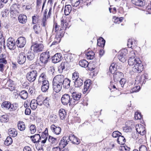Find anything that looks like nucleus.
Wrapping results in <instances>:
<instances>
[{
  "label": "nucleus",
  "instance_id": "20",
  "mask_svg": "<svg viewBox=\"0 0 151 151\" xmlns=\"http://www.w3.org/2000/svg\"><path fill=\"white\" fill-rule=\"evenodd\" d=\"M73 144L78 145L80 143V139L74 135H70L68 139Z\"/></svg>",
  "mask_w": 151,
  "mask_h": 151
},
{
  "label": "nucleus",
  "instance_id": "51",
  "mask_svg": "<svg viewBox=\"0 0 151 151\" xmlns=\"http://www.w3.org/2000/svg\"><path fill=\"white\" fill-rule=\"evenodd\" d=\"M116 70V67H115V64L114 63H112L109 67L110 72L112 74H114Z\"/></svg>",
  "mask_w": 151,
  "mask_h": 151
},
{
  "label": "nucleus",
  "instance_id": "10",
  "mask_svg": "<svg viewBox=\"0 0 151 151\" xmlns=\"http://www.w3.org/2000/svg\"><path fill=\"white\" fill-rule=\"evenodd\" d=\"M6 45L9 49L14 50L16 47L15 41L13 38H9L7 41Z\"/></svg>",
  "mask_w": 151,
  "mask_h": 151
},
{
  "label": "nucleus",
  "instance_id": "1",
  "mask_svg": "<svg viewBox=\"0 0 151 151\" xmlns=\"http://www.w3.org/2000/svg\"><path fill=\"white\" fill-rule=\"evenodd\" d=\"M128 63L129 65L134 66L132 70L134 72L140 73L143 70V65L141 61L139 58H129L128 60Z\"/></svg>",
  "mask_w": 151,
  "mask_h": 151
},
{
  "label": "nucleus",
  "instance_id": "42",
  "mask_svg": "<svg viewBox=\"0 0 151 151\" xmlns=\"http://www.w3.org/2000/svg\"><path fill=\"white\" fill-rule=\"evenodd\" d=\"M12 139L10 137H8L4 141V144L6 146H9L12 143Z\"/></svg>",
  "mask_w": 151,
  "mask_h": 151
},
{
  "label": "nucleus",
  "instance_id": "31",
  "mask_svg": "<svg viewBox=\"0 0 151 151\" xmlns=\"http://www.w3.org/2000/svg\"><path fill=\"white\" fill-rule=\"evenodd\" d=\"M105 41L102 37L100 38L97 40V45L100 47H103L105 45Z\"/></svg>",
  "mask_w": 151,
  "mask_h": 151
},
{
  "label": "nucleus",
  "instance_id": "17",
  "mask_svg": "<svg viewBox=\"0 0 151 151\" xmlns=\"http://www.w3.org/2000/svg\"><path fill=\"white\" fill-rule=\"evenodd\" d=\"M69 137L67 136H64L61 139L59 144L61 148H64L68 144L69 140L68 139Z\"/></svg>",
  "mask_w": 151,
  "mask_h": 151
},
{
  "label": "nucleus",
  "instance_id": "56",
  "mask_svg": "<svg viewBox=\"0 0 151 151\" xmlns=\"http://www.w3.org/2000/svg\"><path fill=\"white\" fill-rule=\"evenodd\" d=\"M122 134L119 131H114L112 133V136L113 137H119Z\"/></svg>",
  "mask_w": 151,
  "mask_h": 151
},
{
  "label": "nucleus",
  "instance_id": "6",
  "mask_svg": "<svg viewBox=\"0 0 151 151\" xmlns=\"http://www.w3.org/2000/svg\"><path fill=\"white\" fill-rule=\"evenodd\" d=\"M44 46L42 43L35 44L32 45L31 47L32 50L35 53H38L42 51L44 49Z\"/></svg>",
  "mask_w": 151,
  "mask_h": 151
},
{
  "label": "nucleus",
  "instance_id": "49",
  "mask_svg": "<svg viewBox=\"0 0 151 151\" xmlns=\"http://www.w3.org/2000/svg\"><path fill=\"white\" fill-rule=\"evenodd\" d=\"M123 19V17L118 18L116 17H114L113 18V21L116 23L119 24Z\"/></svg>",
  "mask_w": 151,
  "mask_h": 151
},
{
  "label": "nucleus",
  "instance_id": "29",
  "mask_svg": "<svg viewBox=\"0 0 151 151\" xmlns=\"http://www.w3.org/2000/svg\"><path fill=\"white\" fill-rule=\"evenodd\" d=\"M8 87V89L11 91H12L15 89V85L14 82L12 81H8L7 83Z\"/></svg>",
  "mask_w": 151,
  "mask_h": 151
},
{
  "label": "nucleus",
  "instance_id": "46",
  "mask_svg": "<svg viewBox=\"0 0 151 151\" xmlns=\"http://www.w3.org/2000/svg\"><path fill=\"white\" fill-rule=\"evenodd\" d=\"M35 55L33 52H29L27 53V59L29 60H33L35 58Z\"/></svg>",
  "mask_w": 151,
  "mask_h": 151
},
{
  "label": "nucleus",
  "instance_id": "16",
  "mask_svg": "<svg viewBox=\"0 0 151 151\" xmlns=\"http://www.w3.org/2000/svg\"><path fill=\"white\" fill-rule=\"evenodd\" d=\"M91 84V81L88 79L85 81L84 82V85L83 92L84 94L88 93L89 91L90 87Z\"/></svg>",
  "mask_w": 151,
  "mask_h": 151
},
{
  "label": "nucleus",
  "instance_id": "18",
  "mask_svg": "<svg viewBox=\"0 0 151 151\" xmlns=\"http://www.w3.org/2000/svg\"><path fill=\"white\" fill-rule=\"evenodd\" d=\"M50 128L52 132L55 134L58 135L61 132V128L59 127L55 126V124L52 125Z\"/></svg>",
  "mask_w": 151,
  "mask_h": 151
},
{
  "label": "nucleus",
  "instance_id": "50",
  "mask_svg": "<svg viewBox=\"0 0 151 151\" xmlns=\"http://www.w3.org/2000/svg\"><path fill=\"white\" fill-rule=\"evenodd\" d=\"M63 34H59L58 32L57 33V34L56 35V38H59V41H55L52 42L51 45H55L56 43H59L60 40V38L62 37L63 36Z\"/></svg>",
  "mask_w": 151,
  "mask_h": 151
},
{
  "label": "nucleus",
  "instance_id": "41",
  "mask_svg": "<svg viewBox=\"0 0 151 151\" xmlns=\"http://www.w3.org/2000/svg\"><path fill=\"white\" fill-rule=\"evenodd\" d=\"M11 104L9 102L5 101L2 103L1 104V107L2 108L4 109H8L10 108V106Z\"/></svg>",
  "mask_w": 151,
  "mask_h": 151
},
{
  "label": "nucleus",
  "instance_id": "52",
  "mask_svg": "<svg viewBox=\"0 0 151 151\" xmlns=\"http://www.w3.org/2000/svg\"><path fill=\"white\" fill-rule=\"evenodd\" d=\"M29 131L31 134H34L36 131V128L34 125L32 124L29 127Z\"/></svg>",
  "mask_w": 151,
  "mask_h": 151
},
{
  "label": "nucleus",
  "instance_id": "13",
  "mask_svg": "<svg viewBox=\"0 0 151 151\" xmlns=\"http://www.w3.org/2000/svg\"><path fill=\"white\" fill-rule=\"evenodd\" d=\"M137 132L141 135H143L146 133L145 128L141 124L136 125L135 127Z\"/></svg>",
  "mask_w": 151,
  "mask_h": 151
},
{
  "label": "nucleus",
  "instance_id": "26",
  "mask_svg": "<svg viewBox=\"0 0 151 151\" xmlns=\"http://www.w3.org/2000/svg\"><path fill=\"white\" fill-rule=\"evenodd\" d=\"M72 10L71 6L70 5H67L65 6L64 12L65 15H68L70 13Z\"/></svg>",
  "mask_w": 151,
  "mask_h": 151
},
{
  "label": "nucleus",
  "instance_id": "7",
  "mask_svg": "<svg viewBox=\"0 0 151 151\" xmlns=\"http://www.w3.org/2000/svg\"><path fill=\"white\" fill-rule=\"evenodd\" d=\"M81 94L76 92H73L72 93V98L71 99V105H74L78 103V101L81 97Z\"/></svg>",
  "mask_w": 151,
  "mask_h": 151
},
{
  "label": "nucleus",
  "instance_id": "15",
  "mask_svg": "<svg viewBox=\"0 0 151 151\" xmlns=\"http://www.w3.org/2000/svg\"><path fill=\"white\" fill-rule=\"evenodd\" d=\"M79 64L80 66L82 67L86 68L88 67L89 70H92L94 69L93 67L91 68L90 67L91 65V64L88 63V62L85 60H80L79 63Z\"/></svg>",
  "mask_w": 151,
  "mask_h": 151
},
{
  "label": "nucleus",
  "instance_id": "59",
  "mask_svg": "<svg viewBox=\"0 0 151 151\" xmlns=\"http://www.w3.org/2000/svg\"><path fill=\"white\" fill-rule=\"evenodd\" d=\"M65 23V21L63 19H62L61 21V24L60 25H59V27H60V30H59L60 32H60V31L64 28Z\"/></svg>",
  "mask_w": 151,
  "mask_h": 151
},
{
  "label": "nucleus",
  "instance_id": "35",
  "mask_svg": "<svg viewBox=\"0 0 151 151\" xmlns=\"http://www.w3.org/2000/svg\"><path fill=\"white\" fill-rule=\"evenodd\" d=\"M19 95L22 99H25L27 98L28 93L26 91L23 90L20 92Z\"/></svg>",
  "mask_w": 151,
  "mask_h": 151
},
{
  "label": "nucleus",
  "instance_id": "2",
  "mask_svg": "<svg viewBox=\"0 0 151 151\" xmlns=\"http://www.w3.org/2000/svg\"><path fill=\"white\" fill-rule=\"evenodd\" d=\"M63 79L64 76L62 75H58L53 78V88L55 92L58 93L61 90Z\"/></svg>",
  "mask_w": 151,
  "mask_h": 151
},
{
  "label": "nucleus",
  "instance_id": "32",
  "mask_svg": "<svg viewBox=\"0 0 151 151\" xmlns=\"http://www.w3.org/2000/svg\"><path fill=\"white\" fill-rule=\"evenodd\" d=\"M38 104L37 101L35 99L32 100L30 103V106L33 110L35 109L37 107Z\"/></svg>",
  "mask_w": 151,
  "mask_h": 151
},
{
  "label": "nucleus",
  "instance_id": "57",
  "mask_svg": "<svg viewBox=\"0 0 151 151\" xmlns=\"http://www.w3.org/2000/svg\"><path fill=\"white\" fill-rule=\"evenodd\" d=\"M134 118L136 120L140 119L142 118V115L140 113L138 112H136L134 114Z\"/></svg>",
  "mask_w": 151,
  "mask_h": 151
},
{
  "label": "nucleus",
  "instance_id": "21",
  "mask_svg": "<svg viewBox=\"0 0 151 151\" xmlns=\"http://www.w3.org/2000/svg\"><path fill=\"white\" fill-rule=\"evenodd\" d=\"M30 138L32 142L34 143L39 142L40 139H41L40 134H36L33 136H31Z\"/></svg>",
  "mask_w": 151,
  "mask_h": 151
},
{
  "label": "nucleus",
  "instance_id": "38",
  "mask_svg": "<svg viewBox=\"0 0 151 151\" xmlns=\"http://www.w3.org/2000/svg\"><path fill=\"white\" fill-rule=\"evenodd\" d=\"M33 29L36 34H40L42 29L40 26L35 25L33 26Z\"/></svg>",
  "mask_w": 151,
  "mask_h": 151
},
{
  "label": "nucleus",
  "instance_id": "5",
  "mask_svg": "<svg viewBox=\"0 0 151 151\" xmlns=\"http://www.w3.org/2000/svg\"><path fill=\"white\" fill-rule=\"evenodd\" d=\"M50 58L49 52H46L41 53L40 55V61L43 65H45L48 62Z\"/></svg>",
  "mask_w": 151,
  "mask_h": 151
},
{
  "label": "nucleus",
  "instance_id": "33",
  "mask_svg": "<svg viewBox=\"0 0 151 151\" xmlns=\"http://www.w3.org/2000/svg\"><path fill=\"white\" fill-rule=\"evenodd\" d=\"M82 0H71V3L72 6L74 7L78 6L81 3Z\"/></svg>",
  "mask_w": 151,
  "mask_h": 151
},
{
  "label": "nucleus",
  "instance_id": "64",
  "mask_svg": "<svg viewBox=\"0 0 151 151\" xmlns=\"http://www.w3.org/2000/svg\"><path fill=\"white\" fill-rule=\"evenodd\" d=\"M139 151H147V148L145 145H141L139 148Z\"/></svg>",
  "mask_w": 151,
  "mask_h": 151
},
{
  "label": "nucleus",
  "instance_id": "47",
  "mask_svg": "<svg viewBox=\"0 0 151 151\" xmlns=\"http://www.w3.org/2000/svg\"><path fill=\"white\" fill-rule=\"evenodd\" d=\"M136 42L134 39H129L127 43V46L129 47H131L132 45H135Z\"/></svg>",
  "mask_w": 151,
  "mask_h": 151
},
{
  "label": "nucleus",
  "instance_id": "9",
  "mask_svg": "<svg viewBox=\"0 0 151 151\" xmlns=\"http://www.w3.org/2000/svg\"><path fill=\"white\" fill-rule=\"evenodd\" d=\"M128 51L127 49H124L122 50L119 53L118 56V58L119 60L122 62H125L127 59L126 54L127 53Z\"/></svg>",
  "mask_w": 151,
  "mask_h": 151
},
{
  "label": "nucleus",
  "instance_id": "34",
  "mask_svg": "<svg viewBox=\"0 0 151 151\" xmlns=\"http://www.w3.org/2000/svg\"><path fill=\"white\" fill-rule=\"evenodd\" d=\"M117 142L120 145H124L126 142L124 137L121 135L118 138L117 140Z\"/></svg>",
  "mask_w": 151,
  "mask_h": 151
},
{
  "label": "nucleus",
  "instance_id": "19",
  "mask_svg": "<svg viewBox=\"0 0 151 151\" xmlns=\"http://www.w3.org/2000/svg\"><path fill=\"white\" fill-rule=\"evenodd\" d=\"M62 58L61 54L60 53H57L55 54L52 57V61L53 63H56L60 62Z\"/></svg>",
  "mask_w": 151,
  "mask_h": 151
},
{
  "label": "nucleus",
  "instance_id": "39",
  "mask_svg": "<svg viewBox=\"0 0 151 151\" xmlns=\"http://www.w3.org/2000/svg\"><path fill=\"white\" fill-rule=\"evenodd\" d=\"M47 132H46V131L43 132L42 133L41 135L42 138L44 139L42 140V142L44 144L45 143L47 139Z\"/></svg>",
  "mask_w": 151,
  "mask_h": 151
},
{
  "label": "nucleus",
  "instance_id": "58",
  "mask_svg": "<svg viewBox=\"0 0 151 151\" xmlns=\"http://www.w3.org/2000/svg\"><path fill=\"white\" fill-rule=\"evenodd\" d=\"M67 64V63L66 62H62L61 63L59 67V69L63 70L65 68V66Z\"/></svg>",
  "mask_w": 151,
  "mask_h": 151
},
{
  "label": "nucleus",
  "instance_id": "3",
  "mask_svg": "<svg viewBox=\"0 0 151 151\" xmlns=\"http://www.w3.org/2000/svg\"><path fill=\"white\" fill-rule=\"evenodd\" d=\"M46 77V75L43 73L40 75L39 78L38 82L40 85L42 84L41 89L43 92L47 91L49 88V83Z\"/></svg>",
  "mask_w": 151,
  "mask_h": 151
},
{
  "label": "nucleus",
  "instance_id": "14",
  "mask_svg": "<svg viewBox=\"0 0 151 151\" xmlns=\"http://www.w3.org/2000/svg\"><path fill=\"white\" fill-rule=\"evenodd\" d=\"M17 62L20 64H24L26 61V58L25 55L23 52L20 53L17 57Z\"/></svg>",
  "mask_w": 151,
  "mask_h": 151
},
{
  "label": "nucleus",
  "instance_id": "63",
  "mask_svg": "<svg viewBox=\"0 0 151 151\" xmlns=\"http://www.w3.org/2000/svg\"><path fill=\"white\" fill-rule=\"evenodd\" d=\"M119 82L121 85V86L122 87H123L124 86L125 83L126 82V80L125 78H122L120 80Z\"/></svg>",
  "mask_w": 151,
  "mask_h": 151
},
{
  "label": "nucleus",
  "instance_id": "24",
  "mask_svg": "<svg viewBox=\"0 0 151 151\" xmlns=\"http://www.w3.org/2000/svg\"><path fill=\"white\" fill-rule=\"evenodd\" d=\"M70 80L67 78L64 79L62 83V85L63 87L65 88H69L70 86Z\"/></svg>",
  "mask_w": 151,
  "mask_h": 151
},
{
  "label": "nucleus",
  "instance_id": "45",
  "mask_svg": "<svg viewBox=\"0 0 151 151\" xmlns=\"http://www.w3.org/2000/svg\"><path fill=\"white\" fill-rule=\"evenodd\" d=\"M17 5L16 4H14L12 5L10 7V12L11 14H13L16 12Z\"/></svg>",
  "mask_w": 151,
  "mask_h": 151
},
{
  "label": "nucleus",
  "instance_id": "44",
  "mask_svg": "<svg viewBox=\"0 0 151 151\" xmlns=\"http://www.w3.org/2000/svg\"><path fill=\"white\" fill-rule=\"evenodd\" d=\"M6 56L5 55L2 54L0 55V63L6 64L7 61L5 58Z\"/></svg>",
  "mask_w": 151,
  "mask_h": 151
},
{
  "label": "nucleus",
  "instance_id": "25",
  "mask_svg": "<svg viewBox=\"0 0 151 151\" xmlns=\"http://www.w3.org/2000/svg\"><path fill=\"white\" fill-rule=\"evenodd\" d=\"M19 22L22 24L25 23L27 21V17L24 15L20 14L18 17Z\"/></svg>",
  "mask_w": 151,
  "mask_h": 151
},
{
  "label": "nucleus",
  "instance_id": "60",
  "mask_svg": "<svg viewBox=\"0 0 151 151\" xmlns=\"http://www.w3.org/2000/svg\"><path fill=\"white\" fill-rule=\"evenodd\" d=\"M72 78L73 80H76L80 78H79V74L77 72H75L73 75Z\"/></svg>",
  "mask_w": 151,
  "mask_h": 151
},
{
  "label": "nucleus",
  "instance_id": "55",
  "mask_svg": "<svg viewBox=\"0 0 151 151\" xmlns=\"http://www.w3.org/2000/svg\"><path fill=\"white\" fill-rule=\"evenodd\" d=\"M119 150L121 151H129L130 148L127 146L123 145L120 146Z\"/></svg>",
  "mask_w": 151,
  "mask_h": 151
},
{
  "label": "nucleus",
  "instance_id": "4",
  "mask_svg": "<svg viewBox=\"0 0 151 151\" xmlns=\"http://www.w3.org/2000/svg\"><path fill=\"white\" fill-rule=\"evenodd\" d=\"M145 76L144 75V76H142L141 77L139 76L137 77L135 80L136 82L134 85V86L132 88L131 92H137L139 90L140 88V85L139 84L138 86H137L136 84H142L144 83V81L142 80H144V79L145 78Z\"/></svg>",
  "mask_w": 151,
  "mask_h": 151
},
{
  "label": "nucleus",
  "instance_id": "23",
  "mask_svg": "<svg viewBox=\"0 0 151 151\" xmlns=\"http://www.w3.org/2000/svg\"><path fill=\"white\" fill-rule=\"evenodd\" d=\"M59 114L60 119L62 120L64 119L66 117V114L65 110L60 109L59 111Z\"/></svg>",
  "mask_w": 151,
  "mask_h": 151
},
{
  "label": "nucleus",
  "instance_id": "43",
  "mask_svg": "<svg viewBox=\"0 0 151 151\" xmlns=\"http://www.w3.org/2000/svg\"><path fill=\"white\" fill-rule=\"evenodd\" d=\"M8 115H4L0 116V121L2 123H5L7 122L8 121Z\"/></svg>",
  "mask_w": 151,
  "mask_h": 151
},
{
  "label": "nucleus",
  "instance_id": "48",
  "mask_svg": "<svg viewBox=\"0 0 151 151\" xmlns=\"http://www.w3.org/2000/svg\"><path fill=\"white\" fill-rule=\"evenodd\" d=\"M36 100L37 102L38 105L40 106L42 105L43 98L42 96H39L37 98V100Z\"/></svg>",
  "mask_w": 151,
  "mask_h": 151
},
{
  "label": "nucleus",
  "instance_id": "22",
  "mask_svg": "<svg viewBox=\"0 0 151 151\" xmlns=\"http://www.w3.org/2000/svg\"><path fill=\"white\" fill-rule=\"evenodd\" d=\"M123 73L119 72H116L113 76L115 82H117L119 80L122 78Z\"/></svg>",
  "mask_w": 151,
  "mask_h": 151
},
{
  "label": "nucleus",
  "instance_id": "54",
  "mask_svg": "<svg viewBox=\"0 0 151 151\" xmlns=\"http://www.w3.org/2000/svg\"><path fill=\"white\" fill-rule=\"evenodd\" d=\"M57 117L55 115L52 114L50 116V119L51 121L53 123H55L57 120Z\"/></svg>",
  "mask_w": 151,
  "mask_h": 151
},
{
  "label": "nucleus",
  "instance_id": "36",
  "mask_svg": "<svg viewBox=\"0 0 151 151\" xmlns=\"http://www.w3.org/2000/svg\"><path fill=\"white\" fill-rule=\"evenodd\" d=\"M48 140L51 143V144H52L53 145H56L58 143L57 139L51 136H49Z\"/></svg>",
  "mask_w": 151,
  "mask_h": 151
},
{
  "label": "nucleus",
  "instance_id": "61",
  "mask_svg": "<svg viewBox=\"0 0 151 151\" xmlns=\"http://www.w3.org/2000/svg\"><path fill=\"white\" fill-rule=\"evenodd\" d=\"M135 55V51L132 50L129 52V54L128 56L129 58H134Z\"/></svg>",
  "mask_w": 151,
  "mask_h": 151
},
{
  "label": "nucleus",
  "instance_id": "12",
  "mask_svg": "<svg viewBox=\"0 0 151 151\" xmlns=\"http://www.w3.org/2000/svg\"><path fill=\"white\" fill-rule=\"evenodd\" d=\"M17 46L20 48L23 47L25 45L26 40V39L23 37H20L18 38L16 42Z\"/></svg>",
  "mask_w": 151,
  "mask_h": 151
},
{
  "label": "nucleus",
  "instance_id": "11",
  "mask_svg": "<svg viewBox=\"0 0 151 151\" xmlns=\"http://www.w3.org/2000/svg\"><path fill=\"white\" fill-rule=\"evenodd\" d=\"M61 101L62 104L64 105H66L68 103L69 105H71V99L69 95L65 94L63 95L61 99Z\"/></svg>",
  "mask_w": 151,
  "mask_h": 151
},
{
  "label": "nucleus",
  "instance_id": "28",
  "mask_svg": "<svg viewBox=\"0 0 151 151\" xmlns=\"http://www.w3.org/2000/svg\"><path fill=\"white\" fill-rule=\"evenodd\" d=\"M17 126L18 129L21 131H23L25 129V126L24 123L22 121L18 122Z\"/></svg>",
  "mask_w": 151,
  "mask_h": 151
},
{
  "label": "nucleus",
  "instance_id": "37",
  "mask_svg": "<svg viewBox=\"0 0 151 151\" xmlns=\"http://www.w3.org/2000/svg\"><path fill=\"white\" fill-rule=\"evenodd\" d=\"M86 55V56L87 59H88L92 60L94 58L95 54L92 51L87 52Z\"/></svg>",
  "mask_w": 151,
  "mask_h": 151
},
{
  "label": "nucleus",
  "instance_id": "62",
  "mask_svg": "<svg viewBox=\"0 0 151 151\" xmlns=\"http://www.w3.org/2000/svg\"><path fill=\"white\" fill-rule=\"evenodd\" d=\"M46 0H37V5H40L41 3L43 2V4L42 6V9H43L45 4Z\"/></svg>",
  "mask_w": 151,
  "mask_h": 151
},
{
  "label": "nucleus",
  "instance_id": "27",
  "mask_svg": "<svg viewBox=\"0 0 151 151\" xmlns=\"http://www.w3.org/2000/svg\"><path fill=\"white\" fill-rule=\"evenodd\" d=\"M9 135L13 137H15L17 134V132L16 130L14 128L10 129L8 131Z\"/></svg>",
  "mask_w": 151,
  "mask_h": 151
},
{
  "label": "nucleus",
  "instance_id": "30",
  "mask_svg": "<svg viewBox=\"0 0 151 151\" xmlns=\"http://www.w3.org/2000/svg\"><path fill=\"white\" fill-rule=\"evenodd\" d=\"M132 3L135 5L139 6H143L144 3L142 0H132Z\"/></svg>",
  "mask_w": 151,
  "mask_h": 151
},
{
  "label": "nucleus",
  "instance_id": "53",
  "mask_svg": "<svg viewBox=\"0 0 151 151\" xmlns=\"http://www.w3.org/2000/svg\"><path fill=\"white\" fill-rule=\"evenodd\" d=\"M50 99L48 98H46L45 100L43 101L42 104L46 106L47 108L50 106Z\"/></svg>",
  "mask_w": 151,
  "mask_h": 151
},
{
  "label": "nucleus",
  "instance_id": "40",
  "mask_svg": "<svg viewBox=\"0 0 151 151\" xmlns=\"http://www.w3.org/2000/svg\"><path fill=\"white\" fill-rule=\"evenodd\" d=\"M83 83V81L79 78L75 81V85L76 87H78L81 86Z\"/></svg>",
  "mask_w": 151,
  "mask_h": 151
},
{
  "label": "nucleus",
  "instance_id": "8",
  "mask_svg": "<svg viewBox=\"0 0 151 151\" xmlns=\"http://www.w3.org/2000/svg\"><path fill=\"white\" fill-rule=\"evenodd\" d=\"M37 72L35 70H33L28 72L26 75L27 79L30 82L34 81L36 79Z\"/></svg>",
  "mask_w": 151,
  "mask_h": 151
}]
</instances>
